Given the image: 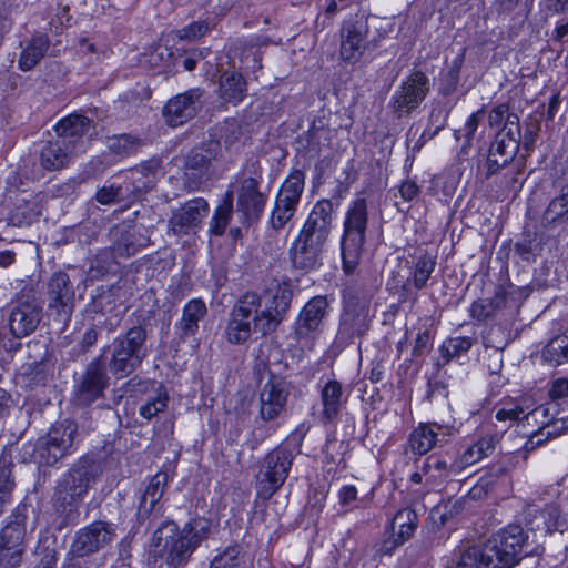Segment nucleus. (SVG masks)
<instances>
[{
    "mask_svg": "<svg viewBox=\"0 0 568 568\" xmlns=\"http://www.w3.org/2000/svg\"><path fill=\"white\" fill-rule=\"evenodd\" d=\"M292 296L291 286L286 283L278 285L273 296L244 293L232 308L225 331L227 342L242 344L253 331L262 335L274 332L288 311Z\"/></svg>",
    "mask_w": 568,
    "mask_h": 568,
    "instance_id": "f257e3e1",
    "label": "nucleus"
},
{
    "mask_svg": "<svg viewBox=\"0 0 568 568\" xmlns=\"http://www.w3.org/2000/svg\"><path fill=\"white\" fill-rule=\"evenodd\" d=\"M211 534V523L196 517L182 528L173 521L162 523L149 540V556L156 562L163 560L170 568H181L189 564L192 555Z\"/></svg>",
    "mask_w": 568,
    "mask_h": 568,
    "instance_id": "f03ea898",
    "label": "nucleus"
},
{
    "mask_svg": "<svg viewBox=\"0 0 568 568\" xmlns=\"http://www.w3.org/2000/svg\"><path fill=\"white\" fill-rule=\"evenodd\" d=\"M334 206L329 200L315 203L291 247L294 266L301 270L318 267L325 243L333 227Z\"/></svg>",
    "mask_w": 568,
    "mask_h": 568,
    "instance_id": "7ed1b4c3",
    "label": "nucleus"
},
{
    "mask_svg": "<svg viewBox=\"0 0 568 568\" xmlns=\"http://www.w3.org/2000/svg\"><path fill=\"white\" fill-rule=\"evenodd\" d=\"M99 471L100 467L93 458L83 457L60 480L54 497V510L60 519V528L78 518L79 505Z\"/></svg>",
    "mask_w": 568,
    "mask_h": 568,
    "instance_id": "20e7f679",
    "label": "nucleus"
},
{
    "mask_svg": "<svg viewBox=\"0 0 568 568\" xmlns=\"http://www.w3.org/2000/svg\"><path fill=\"white\" fill-rule=\"evenodd\" d=\"M368 225V206L365 197H357L347 207L341 251L344 271L352 273L358 264L366 240Z\"/></svg>",
    "mask_w": 568,
    "mask_h": 568,
    "instance_id": "39448f33",
    "label": "nucleus"
},
{
    "mask_svg": "<svg viewBox=\"0 0 568 568\" xmlns=\"http://www.w3.org/2000/svg\"><path fill=\"white\" fill-rule=\"evenodd\" d=\"M145 339V329L135 326L113 341L109 368L116 378L129 376L141 365L146 356Z\"/></svg>",
    "mask_w": 568,
    "mask_h": 568,
    "instance_id": "423d86ee",
    "label": "nucleus"
},
{
    "mask_svg": "<svg viewBox=\"0 0 568 568\" xmlns=\"http://www.w3.org/2000/svg\"><path fill=\"white\" fill-rule=\"evenodd\" d=\"M293 464V453L285 446H277L262 460L256 480L257 496L270 499L285 483Z\"/></svg>",
    "mask_w": 568,
    "mask_h": 568,
    "instance_id": "0eeeda50",
    "label": "nucleus"
},
{
    "mask_svg": "<svg viewBox=\"0 0 568 568\" xmlns=\"http://www.w3.org/2000/svg\"><path fill=\"white\" fill-rule=\"evenodd\" d=\"M527 540V534L518 525H509L493 535L487 540L488 550L496 559L497 568H513L517 565L528 554Z\"/></svg>",
    "mask_w": 568,
    "mask_h": 568,
    "instance_id": "6e6552de",
    "label": "nucleus"
},
{
    "mask_svg": "<svg viewBox=\"0 0 568 568\" xmlns=\"http://www.w3.org/2000/svg\"><path fill=\"white\" fill-rule=\"evenodd\" d=\"M252 166L251 175H243L239 179L236 190V212L239 213L241 224L244 226H248L260 220L267 201V194L260 191L262 174L254 165Z\"/></svg>",
    "mask_w": 568,
    "mask_h": 568,
    "instance_id": "1a4fd4ad",
    "label": "nucleus"
},
{
    "mask_svg": "<svg viewBox=\"0 0 568 568\" xmlns=\"http://www.w3.org/2000/svg\"><path fill=\"white\" fill-rule=\"evenodd\" d=\"M305 185V173L294 170L282 183L271 213L270 224L274 230L283 229L294 216Z\"/></svg>",
    "mask_w": 568,
    "mask_h": 568,
    "instance_id": "9d476101",
    "label": "nucleus"
},
{
    "mask_svg": "<svg viewBox=\"0 0 568 568\" xmlns=\"http://www.w3.org/2000/svg\"><path fill=\"white\" fill-rule=\"evenodd\" d=\"M520 123L517 114H508L504 128L496 134L487 156V174L497 173L516 155L520 144Z\"/></svg>",
    "mask_w": 568,
    "mask_h": 568,
    "instance_id": "9b49d317",
    "label": "nucleus"
},
{
    "mask_svg": "<svg viewBox=\"0 0 568 568\" xmlns=\"http://www.w3.org/2000/svg\"><path fill=\"white\" fill-rule=\"evenodd\" d=\"M78 426L71 420H62L53 425L45 436L38 439L36 450L39 462L54 465L71 453Z\"/></svg>",
    "mask_w": 568,
    "mask_h": 568,
    "instance_id": "f8f14e48",
    "label": "nucleus"
},
{
    "mask_svg": "<svg viewBox=\"0 0 568 568\" xmlns=\"http://www.w3.org/2000/svg\"><path fill=\"white\" fill-rule=\"evenodd\" d=\"M430 90L428 77L413 71L392 97L390 108L397 118L409 115L425 100Z\"/></svg>",
    "mask_w": 568,
    "mask_h": 568,
    "instance_id": "ddd939ff",
    "label": "nucleus"
},
{
    "mask_svg": "<svg viewBox=\"0 0 568 568\" xmlns=\"http://www.w3.org/2000/svg\"><path fill=\"white\" fill-rule=\"evenodd\" d=\"M291 385L283 377L271 375L260 390V417L264 422L278 418L285 410Z\"/></svg>",
    "mask_w": 568,
    "mask_h": 568,
    "instance_id": "4468645a",
    "label": "nucleus"
},
{
    "mask_svg": "<svg viewBox=\"0 0 568 568\" xmlns=\"http://www.w3.org/2000/svg\"><path fill=\"white\" fill-rule=\"evenodd\" d=\"M209 213V203L203 197H195L175 210L168 224V232L182 236L195 234Z\"/></svg>",
    "mask_w": 568,
    "mask_h": 568,
    "instance_id": "2eb2a0df",
    "label": "nucleus"
},
{
    "mask_svg": "<svg viewBox=\"0 0 568 568\" xmlns=\"http://www.w3.org/2000/svg\"><path fill=\"white\" fill-rule=\"evenodd\" d=\"M368 18L357 16L347 20L341 29V57L345 62L356 63L367 47Z\"/></svg>",
    "mask_w": 568,
    "mask_h": 568,
    "instance_id": "dca6fc26",
    "label": "nucleus"
},
{
    "mask_svg": "<svg viewBox=\"0 0 568 568\" xmlns=\"http://www.w3.org/2000/svg\"><path fill=\"white\" fill-rule=\"evenodd\" d=\"M204 91L194 88L170 99L163 109V116L171 126H179L193 119L202 108Z\"/></svg>",
    "mask_w": 568,
    "mask_h": 568,
    "instance_id": "f3484780",
    "label": "nucleus"
},
{
    "mask_svg": "<svg viewBox=\"0 0 568 568\" xmlns=\"http://www.w3.org/2000/svg\"><path fill=\"white\" fill-rule=\"evenodd\" d=\"M41 311L42 308L34 297L27 296L17 300L12 304L9 315L11 333L18 338L31 334L40 323Z\"/></svg>",
    "mask_w": 568,
    "mask_h": 568,
    "instance_id": "a211bd4d",
    "label": "nucleus"
},
{
    "mask_svg": "<svg viewBox=\"0 0 568 568\" xmlns=\"http://www.w3.org/2000/svg\"><path fill=\"white\" fill-rule=\"evenodd\" d=\"M26 528L10 523L0 531V568H18L26 552Z\"/></svg>",
    "mask_w": 568,
    "mask_h": 568,
    "instance_id": "6ab92c4d",
    "label": "nucleus"
},
{
    "mask_svg": "<svg viewBox=\"0 0 568 568\" xmlns=\"http://www.w3.org/2000/svg\"><path fill=\"white\" fill-rule=\"evenodd\" d=\"M113 537L114 531L109 524L94 521L77 532L70 552L75 557L88 556L104 547Z\"/></svg>",
    "mask_w": 568,
    "mask_h": 568,
    "instance_id": "aec40b11",
    "label": "nucleus"
},
{
    "mask_svg": "<svg viewBox=\"0 0 568 568\" xmlns=\"http://www.w3.org/2000/svg\"><path fill=\"white\" fill-rule=\"evenodd\" d=\"M48 304L58 315L67 321L73 311L74 290L69 275L64 272L54 273L48 282Z\"/></svg>",
    "mask_w": 568,
    "mask_h": 568,
    "instance_id": "412c9836",
    "label": "nucleus"
},
{
    "mask_svg": "<svg viewBox=\"0 0 568 568\" xmlns=\"http://www.w3.org/2000/svg\"><path fill=\"white\" fill-rule=\"evenodd\" d=\"M108 385L109 377L103 364L99 359L91 362L83 373L75 392L78 403L84 406L92 404L102 397Z\"/></svg>",
    "mask_w": 568,
    "mask_h": 568,
    "instance_id": "4be33fe9",
    "label": "nucleus"
},
{
    "mask_svg": "<svg viewBox=\"0 0 568 568\" xmlns=\"http://www.w3.org/2000/svg\"><path fill=\"white\" fill-rule=\"evenodd\" d=\"M369 323L368 305L348 303L341 316L338 337L344 342H351L355 337H362L369 329Z\"/></svg>",
    "mask_w": 568,
    "mask_h": 568,
    "instance_id": "5701e85b",
    "label": "nucleus"
},
{
    "mask_svg": "<svg viewBox=\"0 0 568 568\" xmlns=\"http://www.w3.org/2000/svg\"><path fill=\"white\" fill-rule=\"evenodd\" d=\"M417 526L418 517L415 510L410 508L398 510L392 520V535L383 542L381 552L383 555H390L413 537Z\"/></svg>",
    "mask_w": 568,
    "mask_h": 568,
    "instance_id": "b1692460",
    "label": "nucleus"
},
{
    "mask_svg": "<svg viewBox=\"0 0 568 568\" xmlns=\"http://www.w3.org/2000/svg\"><path fill=\"white\" fill-rule=\"evenodd\" d=\"M328 301L325 296L318 295L311 298L300 312L295 322L294 334L296 338H306L318 329L327 314Z\"/></svg>",
    "mask_w": 568,
    "mask_h": 568,
    "instance_id": "393cba45",
    "label": "nucleus"
},
{
    "mask_svg": "<svg viewBox=\"0 0 568 568\" xmlns=\"http://www.w3.org/2000/svg\"><path fill=\"white\" fill-rule=\"evenodd\" d=\"M496 564L486 541L483 545L458 547L448 568H497Z\"/></svg>",
    "mask_w": 568,
    "mask_h": 568,
    "instance_id": "a878e982",
    "label": "nucleus"
},
{
    "mask_svg": "<svg viewBox=\"0 0 568 568\" xmlns=\"http://www.w3.org/2000/svg\"><path fill=\"white\" fill-rule=\"evenodd\" d=\"M452 428L438 423L420 424L409 435V445L414 453L424 455L435 447L436 444L446 442L450 436Z\"/></svg>",
    "mask_w": 568,
    "mask_h": 568,
    "instance_id": "bb28decb",
    "label": "nucleus"
},
{
    "mask_svg": "<svg viewBox=\"0 0 568 568\" xmlns=\"http://www.w3.org/2000/svg\"><path fill=\"white\" fill-rule=\"evenodd\" d=\"M74 149L73 141L57 139L49 141L40 152V164L44 170L57 171L65 168Z\"/></svg>",
    "mask_w": 568,
    "mask_h": 568,
    "instance_id": "cd10ccee",
    "label": "nucleus"
},
{
    "mask_svg": "<svg viewBox=\"0 0 568 568\" xmlns=\"http://www.w3.org/2000/svg\"><path fill=\"white\" fill-rule=\"evenodd\" d=\"M211 156L202 150L190 152L184 164V183L190 190H197L207 180Z\"/></svg>",
    "mask_w": 568,
    "mask_h": 568,
    "instance_id": "c85d7f7f",
    "label": "nucleus"
},
{
    "mask_svg": "<svg viewBox=\"0 0 568 568\" xmlns=\"http://www.w3.org/2000/svg\"><path fill=\"white\" fill-rule=\"evenodd\" d=\"M246 81L234 71H224L219 80V97L225 103L237 105L246 97Z\"/></svg>",
    "mask_w": 568,
    "mask_h": 568,
    "instance_id": "c756f323",
    "label": "nucleus"
},
{
    "mask_svg": "<svg viewBox=\"0 0 568 568\" xmlns=\"http://www.w3.org/2000/svg\"><path fill=\"white\" fill-rule=\"evenodd\" d=\"M112 239V252L116 257L134 255L145 244L140 240L134 230L126 226H115L110 232Z\"/></svg>",
    "mask_w": 568,
    "mask_h": 568,
    "instance_id": "7c9ffc66",
    "label": "nucleus"
},
{
    "mask_svg": "<svg viewBox=\"0 0 568 568\" xmlns=\"http://www.w3.org/2000/svg\"><path fill=\"white\" fill-rule=\"evenodd\" d=\"M206 312V305L200 298L191 300L184 305L182 317L175 325L181 338L185 339L196 334L199 322L205 316Z\"/></svg>",
    "mask_w": 568,
    "mask_h": 568,
    "instance_id": "2f4dec72",
    "label": "nucleus"
},
{
    "mask_svg": "<svg viewBox=\"0 0 568 568\" xmlns=\"http://www.w3.org/2000/svg\"><path fill=\"white\" fill-rule=\"evenodd\" d=\"M166 484V473H158L151 478L143 494L140 497L138 508L139 518L146 519L150 516V514L155 509L156 504L163 496Z\"/></svg>",
    "mask_w": 568,
    "mask_h": 568,
    "instance_id": "473e14b6",
    "label": "nucleus"
},
{
    "mask_svg": "<svg viewBox=\"0 0 568 568\" xmlns=\"http://www.w3.org/2000/svg\"><path fill=\"white\" fill-rule=\"evenodd\" d=\"M496 447V439L491 435L483 436L473 445L467 447L460 457L453 462V470L463 471L485 457L493 454Z\"/></svg>",
    "mask_w": 568,
    "mask_h": 568,
    "instance_id": "72a5a7b5",
    "label": "nucleus"
},
{
    "mask_svg": "<svg viewBox=\"0 0 568 568\" xmlns=\"http://www.w3.org/2000/svg\"><path fill=\"white\" fill-rule=\"evenodd\" d=\"M50 47L47 34H34L20 53L18 64L22 71L32 70L45 55Z\"/></svg>",
    "mask_w": 568,
    "mask_h": 568,
    "instance_id": "f704fd0d",
    "label": "nucleus"
},
{
    "mask_svg": "<svg viewBox=\"0 0 568 568\" xmlns=\"http://www.w3.org/2000/svg\"><path fill=\"white\" fill-rule=\"evenodd\" d=\"M323 417L332 422L341 412L346 399L343 396L342 384L335 379L328 381L321 390Z\"/></svg>",
    "mask_w": 568,
    "mask_h": 568,
    "instance_id": "c9c22d12",
    "label": "nucleus"
},
{
    "mask_svg": "<svg viewBox=\"0 0 568 568\" xmlns=\"http://www.w3.org/2000/svg\"><path fill=\"white\" fill-rule=\"evenodd\" d=\"M532 530L544 531L550 534L552 531L562 532L568 527V521L560 515V510L556 505H547V507L539 511L538 516L530 521Z\"/></svg>",
    "mask_w": 568,
    "mask_h": 568,
    "instance_id": "e433bc0d",
    "label": "nucleus"
},
{
    "mask_svg": "<svg viewBox=\"0 0 568 568\" xmlns=\"http://www.w3.org/2000/svg\"><path fill=\"white\" fill-rule=\"evenodd\" d=\"M422 470L425 475L426 484L432 486H436L450 479L452 476L462 473L460 470H453V463L448 464L446 460L435 456L426 458L422 466Z\"/></svg>",
    "mask_w": 568,
    "mask_h": 568,
    "instance_id": "4c0bfd02",
    "label": "nucleus"
},
{
    "mask_svg": "<svg viewBox=\"0 0 568 568\" xmlns=\"http://www.w3.org/2000/svg\"><path fill=\"white\" fill-rule=\"evenodd\" d=\"M91 126L89 118L82 114H71L60 120L54 129L59 139L71 141V139L81 138L88 133Z\"/></svg>",
    "mask_w": 568,
    "mask_h": 568,
    "instance_id": "58836bf2",
    "label": "nucleus"
},
{
    "mask_svg": "<svg viewBox=\"0 0 568 568\" xmlns=\"http://www.w3.org/2000/svg\"><path fill=\"white\" fill-rule=\"evenodd\" d=\"M568 221V185L560 190V193L554 197L542 214V225L546 227Z\"/></svg>",
    "mask_w": 568,
    "mask_h": 568,
    "instance_id": "ea45409f",
    "label": "nucleus"
},
{
    "mask_svg": "<svg viewBox=\"0 0 568 568\" xmlns=\"http://www.w3.org/2000/svg\"><path fill=\"white\" fill-rule=\"evenodd\" d=\"M542 359L551 366L568 362V328L552 337L541 351Z\"/></svg>",
    "mask_w": 568,
    "mask_h": 568,
    "instance_id": "a19ab883",
    "label": "nucleus"
},
{
    "mask_svg": "<svg viewBox=\"0 0 568 568\" xmlns=\"http://www.w3.org/2000/svg\"><path fill=\"white\" fill-rule=\"evenodd\" d=\"M436 264V256L430 254L420 255L412 268L406 285L412 284L418 291L426 287L432 273L435 271Z\"/></svg>",
    "mask_w": 568,
    "mask_h": 568,
    "instance_id": "79ce46f5",
    "label": "nucleus"
},
{
    "mask_svg": "<svg viewBox=\"0 0 568 568\" xmlns=\"http://www.w3.org/2000/svg\"><path fill=\"white\" fill-rule=\"evenodd\" d=\"M155 169L153 163L145 162L130 171V183L135 194H144L155 185Z\"/></svg>",
    "mask_w": 568,
    "mask_h": 568,
    "instance_id": "37998d69",
    "label": "nucleus"
},
{
    "mask_svg": "<svg viewBox=\"0 0 568 568\" xmlns=\"http://www.w3.org/2000/svg\"><path fill=\"white\" fill-rule=\"evenodd\" d=\"M233 216V194L227 192L225 197L213 213L210 222V233L215 236H221L225 233Z\"/></svg>",
    "mask_w": 568,
    "mask_h": 568,
    "instance_id": "c03bdc74",
    "label": "nucleus"
},
{
    "mask_svg": "<svg viewBox=\"0 0 568 568\" xmlns=\"http://www.w3.org/2000/svg\"><path fill=\"white\" fill-rule=\"evenodd\" d=\"M106 145L112 153L128 156L135 153L142 145V142L139 138L124 133L108 138Z\"/></svg>",
    "mask_w": 568,
    "mask_h": 568,
    "instance_id": "a18cd8bd",
    "label": "nucleus"
},
{
    "mask_svg": "<svg viewBox=\"0 0 568 568\" xmlns=\"http://www.w3.org/2000/svg\"><path fill=\"white\" fill-rule=\"evenodd\" d=\"M474 339L471 337H452L444 342L440 346V353L446 362L453 358H459L466 354L473 346Z\"/></svg>",
    "mask_w": 568,
    "mask_h": 568,
    "instance_id": "49530a36",
    "label": "nucleus"
},
{
    "mask_svg": "<svg viewBox=\"0 0 568 568\" xmlns=\"http://www.w3.org/2000/svg\"><path fill=\"white\" fill-rule=\"evenodd\" d=\"M242 561V548L239 545H232L212 559L210 568H237Z\"/></svg>",
    "mask_w": 568,
    "mask_h": 568,
    "instance_id": "de8ad7c7",
    "label": "nucleus"
},
{
    "mask_svg": "<svg viewBox=\"0 0 568 568\" xmlns=\"http://www.w3.org/2000/svg\"><path fill=\"white\" fill-rule=\"evenodd\" d=\"M565 428H568L567 420L560 419L555 422L551 426L548 425L544 427L539 433L532 435L529 440L526 443V449H534L537 446H540L550 437H556L560 435V432Z\"/></svg>",
    "mask_w": 568,
    "mask_h": 568,
    "instance_id": "09e8293b",
    "label": "nucleus"
},
{
    "mask_svg": "<svg viewBox=\"0 0 568 568\" xmlns=\"http://www.w3.org/2000/svg\"><path fill=\"white\" fill-rule=\"evenodd\" d=\"M40 212L36 209L34 204H24L18 206L10 215L9 221L13 226H24L33 223Z\"/></svg>",
    "mask_w": 568,
    "mask_h": 568,
    "instance_id": "8fccbe9b",
    "label": "nucleus"
},
{
    "mask_svg": "<svg viewBox=\"0 0 568 568\" xmlns=\"http://www.w3.org/2000/svg\"><path fill=\"white\" fill-rule=\"evenodd\" d=\"M168 406V395L165 392H159L154 397L149 398L144 405L140 407V415L146 419H151Z\"/></svg>",
    "mask_w": 568,
    "mask_h": 568,
    "instance_id": "3c124183",
    "label": "nucleus"
},
{
    "mask_svg": "<svg viewBox=\"0 0 568 568\" xmlns=\"http://www.w3.org/2000/svg\"><path fill=\"white\" fill-rule=\"evenodd\" d=\"M210 31V26L205 21H196L187 27L175 31V37L179 40L196 41Z\"/></svg>",
    "mask_w": 568,
    "mask_h": 568,
    "instance_id": "603ef678",
    "label": "nucleus"
},
{
    "mask_svg": "<svg viewBox=\"0 0 568 568\" xmlns=\"http://www.w3.org/2000/svg\"><path fill=\"white\" fill-rule=\"evenodd\" d=\"M112 261L109 253L99 254L91 263L89 275L91 278H99L111 272Z\"/></svg>",
    "mask_w": 568,
    "mask_h": 568,
    "instance_id": "864d4df0",
    "label": "nucleus"
},
{
    "mask_svg": "<svg viewBox=\"0 0 568 568\" xmlns=\"http://www.w3.org/2000/svg\"><path fill=\"white\" fill-rule=\"evenodd\" d=\"M484 118H485V109L481 108V109L477 110L476 112H474L466 121L463 131H464L465 143L467 145H470V142L478 129V125L484 120Z\"/></svg>",
    "mask_w": 568,
    "mask_h": 568,
    "instance_id": "5fc2aeb1",
    "label": "nucleus"
},
{
    "mask_svg": "<svg viewBox=\"0 0 568 568\" xmlns=\"http://www.w3.org/2000/svg\"><path fill=\"white\" fill-rule=\"evenodd\" d=\"M494 314V306L486 300H478L471 304L470 316L478 321H485Z\"/></svg>",
    "mask_w": 568,
    "mask_h": 568,
    "instance_id": "6e6d98bb",
    "label": "nucleus"
},
{
    "mask_svg": "<svg viewBox=\"0 0 568 568\" xmlns=\"http://www.w3.org/2000/svg\"><path fill=\"white\" fill-rule=\"evenodd\" d=\"M357 499V489L353 485L343 486L338 491V500L342 507L345 510H351L355 507V501Z\"/></svg>",
    "mask_w": 568,
    "mask_h": 568,
    "instance_id": "4d7b16f0",
    "label": "nucleus"
},
{
    "mask_svg": "<svg viewBox=\"0 0 568 568\" xmlns=\"http://www.w3.org/2000/svg\"><path fill=\"white\" fill-rule=\"evenodd\" d=\"M540 130V124L537 120H531L526 123L523 144L526 150H530L536 142V138Z\"/></svg>",
    "mask_w": 568,
    "mask_h": 568,
    "instance_id": "13d9d810",
    "label": "nucleus"
},
{
    "mask_svg": "<svg viewBox=\"0 0 568 568\" xmlns=\"http://www.w3.org/2000/svg\"><path fill=\"white\" fill-rule=\"evenodd\" d=\"M509 113V106L506 103H500L491 109L488 114V124L493 126H498L504 120L507 119Z\"/></svg>",
    "mask_w": 568,
    "mask_h": 568,
    "instance_id": "bf43d9fd",
    "label": "nucleus"
},
{
    "mask_svg": "<svg viewBox=\"0 0 568 568\" xmlns=\"http://www.w3.org/2000/svg\"><path fill=\"white\" fill-rule=\"evenodd\" d=\"M119 193V187L104 186L97 192L95 199L99 203L108 205L116 201Z\"/></svg>",
    "mask_w": 568,
    "mask_h": 568,
    "instance_id": "052dcab7",
    "label": "nucleus"
},
{
    "mask_svg": "<svg viewBox=\"0 0 568 568\" xmlns=\"http://www.w3.org/2000/svg\"><path fill=\"white\" fill-rule=\"evenodd\" d=\"M496 418L500 422L505 420H520L526 418L524 409L519 406H515L511 408H501L497 412Z\"/></svg>",
    "mask_w": 568,
    "mask_h": 568,
    "instance_id": "680f3d73",
    "label": "nucleus"
},
{
    "mask_svg": "<svg viewBox=\"0 0 568 568\" xmlns=\"http://www.w3.org/2000/svg\"><path fill=\"white\" fill-rule=\"evenodd\" d=\"M399 194L405 201H413L419 194V186L415 181L406 180L399 186Z\"/></svg>",
    "mask_w": 568,
    "mask_h": 568,
    "instance_id": "e2e57ef3",
    "label": "nucleus"
},
{
    "mask_svg": "<svg viewBox=\"0 0 568 568\" xmlns=\"http://www.w3.org/2000/svg\"><path fill=\"white\" fill-rule=\"evenodd\" d=\"M551 399H560L568 396V379H557L552 383L549 389Z\"/></svg>",
    "mask_w": 568,
    "mask_h": 568,
    "instance_id": "0e129e2a",
    "label": "nucleus"
},
{
    "mask_svg": "<svg viewBox=\"0 0 568 568\" xmlns=\"http://www.w3.org/2000/svg\"><path fill=\"white\" fill-rule=\"evenodd\" d=\"M171 55L169 48L159 45L148 54V62L151 67H156L164 60V57L171 58Z\"/></svg>",
    "mask_w": 568,
    "mask_h": 568,
    "instance_id": "69168bd1",
    "label": "nucleus"
},
{
    "mask_svg": "<svg viewBox=\"0 0 568 568\" xmlns=\"http://www.w3.org/2000/svg\"><path fill=\"white\" fill-rule=\"evenodd\" d=\"M260 61L261 55L256 50H250L244 54L242 59V63L244 64L245 69L253 72L262 67Z\"/></svg>",
    "mask_w": 568,
    "mask_h": 568,
    "instance_id": "338daca9",
    "label": "nucleus"
},
{
    "mask_svg": "<svg viewBox=\"0 0 568 568\" xmlns=\"http://www.w3.org/2000/svg\"><path fill=\"white\" fill-rule=\"evenodd\" d=\"M545 7L554 13H565L568 11V0H545Z\"/></svg>",
    "mask_w": 568,
    "mask_h": 568,
    "instance_id": "774afa93",
    "label": "nucleus"
}]
</instances>
